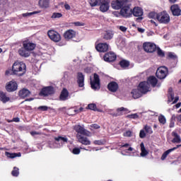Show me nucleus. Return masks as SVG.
<instances>
[{
  "instance_id": "nucleus-1",
  "label": "nucleus",
  "mask_w": 181,
  "mask_h": 181,
  "mask_svg": "<svg viewBox=\"0 0 181 181\" xmlns=\"http://www.w3.org/2000/svg\"><path fill=\"white\" fill-rule=\"evenodd\" d=\"M12 72L16 76H23L26 73V64L23 62H15L12 66Z\"/></svg>"
},
{
  "instance_id": "nucleus-2",
  "label": "nucleus",
  "mask_w": 181,
  "mask_h": 181,
  "mask_svg": "<svg viewBox=\"0 0 181 181\" xmlns=\"http://www.w3.org/2000/svg\"><path fill=\"white\" fill-rule=\"evenodd\" d=\"M119 13L123 18H129L132 16V8H131V4H129V1H127L120 8Z\"/></svg>"
},
{
  "instance_id": "nucleus-3",
  "label": "nucleus",
  "mask_w": 181,
  "mask_h": 181,
  "mask_svg": "<svg viewBox=\"0 0 181 181\" xmlns=\"http://www.w3.org/2000/svg\"><path fill=\"white\" fill-rule=\"evenodd\" d=\"M157 21L159 23H163V25H168L170 22V16L169 13L166 11H162L158 13Z\"/></svg>"
},
{
  "instance_id": "nucleus-4",
  "label": "nucleus",
  "mask_w": 181,
  "mask_h": 181,
  "mask_svg": "<svg viewBox=\"0 0 181 181\" xmlns=\"http://www.w3.org/2000/svg\"><path fill=\"white\" fill-rule=\"evenodd\" d=\"M156 74L158 78H159L160 80H163V78H166V76H168V74H169V71L165 66H160L159 68H158Z\"/></svg>"
},
{
  "instance_id": "nucleus-5",
  "label": "nucleus",
  "mask_w": 181,
  "mask_h": 181,
  "mask_svg": "<svg viewBox=\"0 0 181 181\" xmlns=\"http://www.w3.org/2000/svg\"><path fill=\"white\" fill-rule=\"evenodd\" d=\"M90 85L93 90H100V77L94 74L93 78H90Z\"/></svg>"
},
{
  "instance_id": "nucleus-6",
  "label": "nucleus",
  "mask_w": 181,
  "mask_h": 181,
  "mask_svg": "<svg viewBox=\"0 0 181 181\" xmlns=\"http://www.w3.org/2000/svg\"><path fill=\"white\" fill-rule=\"evenodd\" d=\"M128 0H113L111 2L112 9L118 11L121 9Z\"/></svg>"
},
{
  "instance_id": "nucleus-7",
  "label": "nucleus",
  "mask_w": 181,
  "mask_h": 181,
  "mask_svg": "<svg viewBox=\"0 0 181 181\" xmlns=\"http://www.w3.org/2000/svg\"><path fill=\"white\" fill-rule=\"evenodd\" d=\"M47 35L49 37V39L51 40H52L53 42H60V40H62V37L60 36V34H59V33L53 30H49L48 33H47Z\"/></svg>"
},
{
  "instance_id": "nucleus-8",
  "label": "nucleus",
  "mask_w": 181,
  "mask_h": 181,
  "mask_svg": "<svg viewBox=\"0 0 181 181\" xmlns=\"http://www.w3.org/2000/svg\"><path fill=\"white\" fill-rule=\"evenodd\" d=\"M6 90L8 93H13L18 90V83L15 81H11L8 82L6 85Z\"/></svg>"
},
{
  "instance_id": "nucleus-9",
  "label": "nucleus",
  "mask_w": 181,
  "mask_h": 181,
  "mask_svg": "<svg viewBox=\"0 0 181 181\" xmlns=\"http://www.w3.org/2000/svg\"><path fill=\"white\" fill-rule=\"evenodd\" d=\"M143 47L145 52L147 53H153L156 50V45L152 42H144Z\"/></svg>"
},
{
  "instance_id": "nucleus-10",
  "label": "nucleus",
  "mask_w": 181,
  "mask_h": 181,
  "mask_svg": "<svg viewBox=\"0 0 181 181\" xmlns=\"http://www.w3.org/2000/svg\"><path fill=\"white\" fill-rule=\"evenodd\" d=\"M143 94L151 91V85L146 81L141 82L137 88Z\"/></svg>"
},
{
  "instance_id": "nucleus-11",
  "label": "nucleus",
  "mask_w": 181,
  "mask_h": 181,
  "mask_svg": "<svg viewBox=\"0 0 181 181\" xmlns=\"http://www.w3.org/2000/svg\"><path fill=\"white\" fill-rule=\"evenodd\" d=\"M23 46L25 50L28 51L30 53V52L35 50L36 47V44L31 42L30 41H23Z\"/></svg>"
},
{
  "instance_id": "nucleus-12",
  "label": "nucleus",
  "mask_w": 181,
  "mask_h": 181,
  "mask_svg": "<svg viewBox=\"0 0 181 181\" xmlns=\"http://www.w3.org/2000/svg\"><path fill=\"white\" fill-rule=\"evenodd\" d=\"M54 93V89L52 86H47L42 89L40 94L41 95H44L45 97H47V95H52V94Z\"/></svg>"
},
{
  "instance_id": "nucleus-13",
  "label": "nucleus",
  "mask_w": 181,
  "mask_h": 181,
  "mask_svg": "<svg viewBox=\"0 0 181 181\" xmlns=\"http://www.w3.org/2000/svg\"><path fill=\"white\" fill-rule=\"evenodd\" d=\"M74 129L76 132H77V135H86L87 136H90V132L86 130L84 127H81V125H76L74 127Z\"/></svg>"
},
{
  "instance_id": "nucleus-14",
  "label": "nucleus",
  "mask_w": 181,
  "mask_h": 181,
  "mask_svg": "<svg viewBox=\"0 0 181 181\" xmlns=\"http://www.w3.org/2000/svg\"><path fill=\"white\" fill-rule=\"evenodd\" d=\"M103 59L105 62L110 63L111 62H115L117 59V55L114 52H108L104 55Z\"/></svg>"
},
{
  "instance_id": "nucleus-15",
  "label": "nucleus",
  "mask_w": 181,
  "mask_h": 181,
  "mask_svg": "<svg viewBox=\"0 0 181 181\" xmlns=\"http://www.w3.org/2000/svg\"><path fill=\"white\" fill-rule=\"evenodd\" d=\"M132 14L134 15V16H137L139 17L137 18V21H142V15H144V11H142V8H139V7H135L133 10H132Z\"/></svg>"
},
{
  "instance_id": "nucleus-16",
  "label": "nucleus",
  "mask_w": 181,
  "mask_h": 181,
  "mask_svg": "<svg viewBox=\"0 0 181 181\" xmlns=\"http://www.w3.org/2000/svg\"><path fill=\"white\" fill-rule=\"evenodd\" d=\"M100 9L101 12H107L110 9V0H102Z\"/></svg>"
},
{
  "instance_id": "nucleus-17",
  "label": "nucleus",
  "mask_w": 181,
  "mask_h": 181,
  "mask_svg": "<svg viewBox=\"0 0 181 181\" xmlns=\"http://www.w3.org/2000/svg\"><path fill=\"white\" fill-rule=\"evenodd\" d=\"M148 84H151L152 87H160V83H158V79L155 76H150L148 81H146Z\"/></svg>"
},
{
  "instance_id": "nucleus-18",
  "label": "nucleus",
  "mask_w": 181,
  "mask_h": 181,
  "mask_svg": "<svg viewBox=\"0 0 181 181\" xmlns=\"http://www.w3.org/2000/svg\"><path fill=\"white\" fill-rule=\"evenodd\" d=\"M76 137L78 140V141L82 144V145H91V141L88 139L87 137H84L81 136V134H77Z\"/></svg>"
},
{
  "instance_id": "nucleus-19",
  "label": "nucleus",
  "mask_w": 181,
  "mask_h": 181,
  "mask_svg": "<svg viewBox=\"0 0 181 181\" xmlns=\"http://www.w3.org/2000/svg\"><path fill=\"white\" fill-rule=\"evenodd\" d=\"M170 9L174 16H180L181 10L177 4L171 6Z\"/></svg>"
},
{
  "instance_id": "nucleus-20",
  "label": "nucleus",
  "mask_w": 181,
  "mask_h": 181,
  "mask_svg": "<svg viewBox=\"0 0 181 181\" xmlns=\"http://www.w3.org/2000/svg\"><path fill=\"white\" fill-rule=\"evenodd\" d=\"M179 101V97H175L173 94V92H172V89H169V95H168V103H172V104H176V103Z\"/></svg>"
},
{
  "instance_id": "nucleus-21",
  "label": "nucleus",
  "mask_w": 181,
  "mask_h": 181,
  "mask_svg": "<svg viewBox=\"0 0 181 181\" xmlns=\"http://www.w3.org/2000/svg\"><path fill=\"white\" fill-rule=\"evenodd\" d=\"M64 37H65L66 40H70V39L76 37V31L73 30L66 31L64 34Z\"/></svg>"
},
{
  "instance_id": "nucleus-22",
  "label": "nucleus",
  "mask_w": 181,
  "mask_h": 181,
  "mask_svg": "<svg viewBox=\"0 0 181 181\" xmlns=\"http://www.w3.org/2000/svg\"><path fill=\"white\" fill-rule=\"evenodd\" d=\"M95 49L98 52H107V50H108V44L100 43L95 46Z\"/></svg>"
},
{
  "instance_id": "nucleus-23",
  "label": "nucleus",
  "mask_w": 181,
  "mask_h": 181,
  "mask_svg": "<svg viewBox=\"0 0 181 181\" xmlns=\"http://www.w3.org/2000/svg\"><path fill=\"white\" fill-rule=\"evenodd\" d=\"M140 148H141L140 156H141V158H145V156H148V155H149V150H148L145 147V144H144V143H141Z\"/></svg>"
},
{
  "instance_id": "nucleus-24",
  "label": "nucleus",
  "mask_w": 181,
  "mask_h": 181,
  "mask_svg": "<svg viewBox=\"0 0 181 181\" xmlns=\"http://www.w3.org/2000/svg\"><path fill=\"white\" fill-rule=\"evenodd\" d=\"M128 114L129 112H131V111H129V110H128L127 108L125 107H119L117 109V114H114V117H118V115H122L123 114Z\"/></svg>"
},
{
  "instance_id": "nucleus-25",
  "label": "nucleus",
  "mask_w": 181,
  "mask_h": 181,
  "mask_svg": "<svg viewBox=\"0 0 181 181\" xmlns=\"http://www.w3.org/2000/svg\"><path fill=\"white\" fill-rule=\"evenodd\" d=\"M59 99L61 101H66V100H69V90H67V89L64 88L62 90L59 96Z\"/></svg>"
},
{
  "instance_id": "nucleus-26",
  "label": "nucleus",
  "mask_w": 181,
  "mask_h": 181,
  "mask_svg": "<svg viewBox=\"0 0 181 181\" xmlns=\"http://www.w3.org/2000/svg\"><path fill=\"white\" fill-rule=\"evenodd\" d=\"M18 54L22 57H29V56H30V52L27 51V49L23 46L18 49Z\"/></svg>"
},
{
  "instance_id": "nucleus-27",
  "label": "nucleus",
  "mask_w": 181,
  "mask_h": 181,
  "mask_svg": "<svg viewBox=\"0 0 181 181\" xmlns=\"http://www.w3.org/2000/svg\"><path fill=\"white\" fill-rule=\"evenodd\" d=\"M54 139L59 145H61V146H62L65 144H67V141H69L67 137L60 136L58 137H55Z\"/></svg>"
},
{
  "instance_id": "nucleus-28",
  "label": "nucleus",
  "mask_w": 181,
  "mask_h": 181,
  "mask_svg": "<svg viewBox=\"0 0 181 181\" xmlns=\"http://www.w3.org/2000/svg\"><path fill=\"white\" fill-rule=\"evenodd\" d=\"M142 94L143 93L138 88L133 89L132 91V95L135 100H136V98H141V97H142Z\"/></svg>"
},
{
  "instance_id": "nucleus-29",
  "label": "nucleus",
  "mask_w": 181,
  "mask_h": 181,
  "mask_svg": "<svg viewBox=\"0 0 181 181\" xmlns=\"http://www.w3.org/2000/svg\"><path fill=\"white\" fill-rule=\"evenodd\" d=\"M172 136L174 137L172 140L173 144H180V142H181L180 136L179 134H177V133H176V132H172Z\"/></svg>"
},
{
  "instance_id": "nucleus-30",
  "label": "nucleus",
  "mask_w": 181,
  "mask_h": 181,
  "mask_svg": "<svg viewBox=\"0 0 181 181\" xmlns=\"http://www.w3.org/2000/svg\"><path fill=\"white\" fill-rule=\"evenodd\" d=\"M107 88L110 91H112V93H115V91L118 90V83L115 82H111L108 84Z\"/></svg>"
},
{
  "instance_id": "nucleus-31",
  "label": "nucleus",
  "mask_w": 181,
  "mask_h": 181,
  "mask_svg": "<svg viewBox=\"0 0 181 181\" xmlns=\"http://www.w3.org/2000/svg\"><path fill=\"white\" fill-rule=\"evenodd\" d=\"M5 155L6 156H7V158H10V159L21 158V156H22V154L21 153H9L8 151H6Z\"/></svg>"
},
{
  "instance_id": "nucleus-32",
  "label": "nucleus",
  "mask_w": 181,
  "mask_h": 181,
  "mask_svg": "<svg viewBox=\"0 0 181 181\" xmlns=\"http://www.w3.org/2000/svg\"><path fill=\"white\" fill-rule=\"evenodd\" d=\"M19 95L21 98H26V97H29V95H30V91L26 88H23L19 91Z\"/></svg>"
},
{
  "instance_id": "nucleus-33",
  "label": "nucleus",
  "mask_w": 181,
  "mask_h": 181,
  "mask_svg": "<svg viewBox=\"0 0 181 181\" xmlns=\"http://www.w3.org/2000/svg\"><path fill=\"white\" fill-rule=\"evenodd\" d=\"M78 84L79 87H84V75L82 73L78 74Z\"/></svg>"
},
{
  "instance_id": "nucleus-34",
  "label": "nucleus",
  "mask_w": 181,
  "mask_h": 181,
  "mask_svg": "<svg viewBox=\"0 0 181 181\" xmlns=\"http://www.w3.org/2000/svg\"><path fill=\"white\" fill-rule=\"evenodd\" d=\"M0 100L2 101V103H8L11 99L8 98V95H6V93L0 91Z\"/></svg>"
},
{
  "instance_id": "nucleus-35",
  "label": "nucleus",
  "mask_w": 181,
  "mask_h": 181,
  "mask_svg": "<svg viewBox=\"0 0 181 181\" xmlns=\"http://www.w3.org/2000/svg\"><path fill=\"white\" fill-rule=\"evenodd\" d=\"M176 149L177 148L174 147L173 148L168 149L166 151H165L161 156V160H165L166 158H168V155H169L170 152H173V151H176Z\"/></svg>"
},
{
  "instance_id": "nucleus-36",
  "label": "nucleus",
  "mask_w": 181,
  "mask_h": 181,
  "mask_svg": "<svg viewBox=\"0 0 181 181\" xmlns=\"http://www.w3.org/2000/svg\"><path fill=\"white\" fill-rule=\"evenodd\" d=\"M87 110H91L92 111H98V112H103V110L97 108V105L94 103H90L86 107Z\"/></svg>"
},
{
  "instance_id": "nucleus-37",
  "label": "nucleus",
  "mask_w": 181,
  "mask_h": 181,
  "mask_svg": "<svg viewBox=\"0 0 181 181\" xmlns=\"http://www.w3.org/2000/svg\"><path fill=\"white\" fill-rule=\"evenodd\" d=\"M38 4L40 8H49V0H40Z\"/></svg>"
},
{
  "instance_id": "nucleus-38",
  "label": "nucleus",
  "mask_w": 181,
  "mask_h": 181,
  "mask_svg": "<svg viewBox=\"0 0 181 181\" xmlns=\"http://www.w3.org/2000/svg\"><path fill=\"white\" fill-rule=\"evenodd\" d=\"M114 36V33L112 31H106L104 34V39H106L107 40H110V39H112Z\"/></svg>"
},
{
  "instance_id": "nucleus-39",
  "label": "nucleus",
  "mask_w": 181,
  "mask_h": 181,
  "mask_svg": "<svg viewBox=\"0 0 181 181\" xmlns=\"http://www.w3.org/2000/svg\"><path fill=\"white\" fill-rule=\"evenodd\" d=\"M148 18H150V19H156V21H158V13L155 11L150 12L148 13Z\"/></svg>"
},
{
  "instance_id": "nucleus-40",
  "label": "nucleus",
  "mask_w": 181,
  "mask_h": 181,
  "mask_svg": "<svg viewBox=\"0 0 181 181\" xmlns=\"http://www.w3.org/2000/svg\"><path fill=\"white\" fill-rule=\"evenodd\" d=\"M36 13H40V11H37L31 13H25L22 14V16H23V18H28L29 16H32V15H36Z\"/></svg>"
},
{
  "instance_id": "nucleus-41",
  "label": "nucleus",
  "mask_w": 181,
  "mask_h": 181,
  "mask_svg": "<svg viewBox=\"0 0 181 181\" xmlns=\"http://www.w3.org/2000/svg\"><path fill=\"white\" fill-rule=\"evenodd\" d=\"M158 121L160 124H162V125H165V124H166V117H165L163 115H160L158 116Z\"/></svg>"
},
{
  "instance_id": "nucleus-42",
  "label": "nucleus",
  "mask_w": 181,
  "mask_h": 181,
  "mask_svg": "<svg viewBox=\"0 0 181 181\" xmlns=\"http://www.w3.org/2000/svg\"><path fill=\"white\" fill-rule=\"evenodd\" d=\"M121 67H122L123 69H127V67H128V66H129V62L127 61V60H122L119 63Z\"/></svg>"
},
{
  "instance_id": "nucleus-43",
  "label": "nucleus",
  "mask_w": 181,
  "mask_h": 181,
  "mask_svg": "<svg viewBox=\"0 0 181 181\" xmlns=\"http://www.w3.org/2000/svg\"><path fill=\"white\" fill-rule=\"evenodd\" d=\"M126 118H128L129 119H138V118H139V115H138L136 113H134L126 116Z\"/></svg>"
},
{
  "instance_id": "nucleus-44",
  "label": "nucleus",
  "mask_w": 181,
  "mask_h": 181,
  "mask_svg": "<svg viewBox=\"0 0 181 181\" xmlns=\"http://www.w3.org/2000/svg\"><path fill=\"white\" fill-rule=\"evenodd\" d=\"M49 148H52V149H54L56 148H62V145L59 144L57 141L53 142L49 144Z\"/></svg>"
},
{
  "instance_id": "nucleus-45",
  "label": "nucleus",
  "mask_w": 181,
  "mask_h": 181,
  "mask_svg": "<svg viewBox=\"0 0 181 181\" xmlns=\"http://www.w3.org/2000/svg\"><path fill=\"white\" fill-rule=\"evenodd\" d=\"M11 175L15 177L19 176V168L14 167L13 171L11 172Z\"/></svg>"
},
{
  "instance_id": "nucleus-46",
  "label": "nucleus",
  "mask_w": 181,
  "mask_h": 181,
  "mask_svg": "<svg viewBox=\"0 0 181 181\" xmlns=\"http://www.w3.org/2000/svg\"><path fill=\"white\" fill-rule=\"evenodd\" d=\"M62 16H63V14L61 13H53L51 18L52 19H59V18H62Z\"/></svg>"
},
{
  "instance_id": "nucleus-47",
  "label": "nucleus",
  "mask_w": 181,
  "mask_h": 181,
  "mask_svg": "<svg viewBox=\"0 0 181 181\" xmlns=\"http://www.w3.org/2000/svg\"><path fill=\"white\" fill-rule=\"evenodd\" d=\"M90 6H97L100 4V0H89Z\"/></svg>"
},
{
  "instance_id": "nucleus-48",
  "label": "nucleus",
  "mask_w": 181,
  "mask_h": 181,
  "mask_svg": "<svg viewBox=\"0 0 181 181\" xmlns=\"http://www.w3.org/2000/svg\"><path fill=\"white\" fill-rule=\"evenodd\" d=\"M144 129L146 131L147 134H153V131H152V128L150 126L145 125Z\"/></svg>"
},
{
  "instance_id": "nucleus-49",
  "label": "nucleus",
  "mask_w": 181,
  "mask_h": 181,
  "mask_svg": "<svg viewBox=\"0 0 181 181\" xmlns=\"http://www.w3.org/2000/svg\"><path fill=\"white\" fill-rule=\"evenodd\" d=\"M168 56L169 59H172L173 60H176V59H177V55L173 52H168Z\"/></svg>"
},
{
  "instance_id": "nucleus-50",
  "label": "nucleus",
  "mask_w": 181,
  "mask_h": 181,
  "mask_svg": "<svg viewBox=\"0 0 181 181\" xmlns=\"http://www.w3.org/2000/svg\"><path fill=\"white\" fill-rule=\"evenodd\" d=\"M93 144L95 145H104V144H105V140H95V141H93Z\"/></svg>"
},
{
  "instance_id": "nucleus-51",
  "label": "nucleus",
  "mask_w": 181,
  "mask_h": 181,
  "mask_svg": "<svg viewBox=\"0 0 181 181\" xmlns=\"http://www.w3.org/2000/svg\"><path fill=\"white\" fill-rule=\"evenodd\" d=\"M156 50H157L158 56H160L161 57H163V56H165V53L163 52V51H162V49H160V48L156 47Z\"/></svg>"
},
{
  "instance_id": "nucleus-52",
  "label": "nucleus",
  "mask_w": 181,
  "mask_h": 181,
  "mask_svg": "<svg viewBox=\"0 0 181 181\" xmlns=\"http://www.w3.org/2000/svg\"><path fill=\"white\" fill-rule=\"evenodd\" d=\"M72 153H74V155H79L80 154V148H74L72 150Z\"/></svg>"
},
{
  "instance_id": "nucleus-53",
  "label": "nucleus",
  "mask_w": 181,
  "mask_h": 181,
  "mask_svg": "<svg viewBox=\"0 0 181 181\" xmlns=\"http://www.w3.org/2000/svg\"><path fill=\"white\" fill-rule=\"evenodd\" d=\"M123 136H127V137L132 136V132L128 130V131H127L126 132H124V133L123 134Z\"/></svg>"
},
{
  "instance_id": "nucleus-54",
  "label": "nucleus",
  "mask_w": 181,
  "mask_h": 181,
  "mask_svg": "<svg viewBox=\"0 0 181 181\" xmlns=\"http://www.w3.org/2000/svg\"><path fill=\"white\" fill-rule=\"evenodd\" d=\"M139 136L140 138H145L146 136V133H145V130L142 129L140 131Z\"/></svg>"
},
{
  "instance_id": "nucleus-55",
  "label": "nucleus",
  "mask_w": 181,
  "mask_h": 181,
  "mask_svg": "<svg viewBox=\"0 0 181 181\" xmlns=\"http://www.w3.org/2000/svg\"><path fill=\"white\" fill-rule=\"evenodd\" d=\"M49 107L47 106H40L38 107V110H40L41 111H47Z\"/></svg>"
},
{
  "instance_id": "nucleus-56",
  "label": "nucleus",
  "mask_w": 181,
  "mask_h": 181,
  "mask_svg": "<svg viewBox=\"0 0 181 181\" xmlns=\"http://www.w3.org/2000/svg\"><path fill=\"white\" fill-rule=\"evenodd\" d=\"M74 25H75V26H84L86 24H84V23L77 21L74 23Z\"/></svg>"
},
{
  "instance_id": "nucleus-57",
  "label": "nucleus",
  "mask_w": 181,
  "mask_h": 181,
  "mask_svg": "<svg viewBox=\"0 0 181 181\" xmlns=\"http://www.w3.org/2000/svg\"><path fill=\"white\" fill-rule=\"evenodd\" d=\"M169 127H170V128H174L175 127V120H170Z\"/></svg>"
},
{
  "instance_id": "nucleus-58",
  "label": "nucleus",
  "mask_w": 181,
  "mask_h": 181,
  "mask_svg": "<svg viewBox=\"0 0 181 181\" xmlns=\"http://www.w3.org/2000/svg\"><path fill=\"white\" fill-rule=\"evenodd\" d=\"M91 128H93V129H98V128H100V127L98 126V124H93L92 125H90Z\"/></svg>"
},
{
  "instance_id": "nucleus-59",
  "label": "nucleus",
  "mask_w": 181,
  "mask_h": 181,
  "mask_svg": "<svg viewBox=\"0 0 181 181\" xmlns=\"http://www.w3.org/2000/svg\"><path fill=\"white\" fill-rule=\"evenodd\" d=\"M64 7L65 8V9H66V11H70V9H71V7H70V5L65 4L64 5Z\"/></svg>"
},
{
  "instance_id": "nucleus-60",
  "label": "nucleus",
  "mask_w": 181,
  "mask_h": 181,
  "mask_svg": "<svg viewBox=\"0 0 181 181\" xmlns=\"http://www.w3.org/2000/svg\"><path fill=\"white\" fill-rule=\"evenodd\" d=\"M40 133L37 132H30V135H32V136H35V135H40Z\"/></svg>"
},
{
  "instance_id": "nucleus-61",
  "label": "nucleus",
  "mask_w": 181,
  "mask_h": 181,
  "mask_svg": "<svg viewBox=\"0 0 181 181\" xmlns=\"http://www.w3.org/2000/svg\"><path fill=\"white\" fill-rule=\"evenodd\" d=\"M119 29L122 30V32H127V28L124 26H120Z\"/></svg>"
},
{
  "instance_id": "nucleus-62",
  "label": "nucleus",
  "mask_w": 181,
  "mask_h": 181,
  "mask_svg": "<svg viewBox=\"0 0 181 181\" xmlns=\"http://www.w3.org/2000/svg\"><path fill=\"white\" fill-rule=\"evenodd\" d=\"M84 108L83 107H80L79 110H75L74 112H82V111H83Z\"/></svg>"
},
{
  "instance_id": "nucleus-63",
  "label": "nucleus",
  "mask_w": 181,
  "mask_h": 181,
  "mask_svg": "<svg viewBox=\"0 0 181 181\" xmlns=\"http://www.w3.org/2000/svg\"><path fill=\"white\" fill-rule=\"evenodd\" d=\"M138 31H139L140 33H144V32H145V29L141 28H138Z\"/></svg>"
},
{
  "instance_id": "nucleus-64",
  "label": "nucleus",
  "mask_w": 181,
  "mask_h": 181,
  "mask_svg": "<svg viewBox=\"0 0 181 181\" xmlns=\"http://www.w3.org/2000/svg\"><path fill=\"white\" fill-rule=\"evenodd\" d=\"M128 151H134V148L132 147H129L127 150H125L126 153H128Z\"/></svg>"
}]
</instances>
